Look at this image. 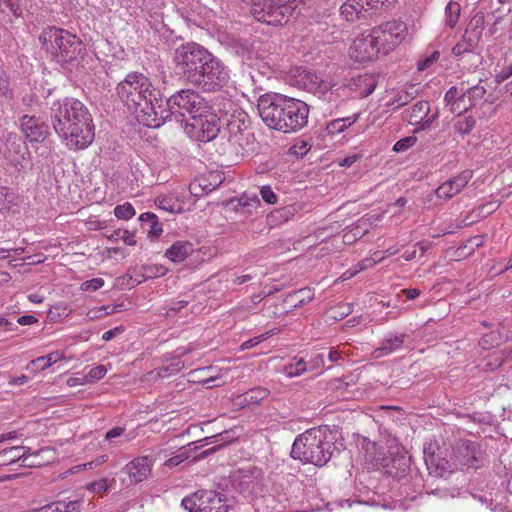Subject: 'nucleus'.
Segmentation results:
<instances>
[{
    "label": "nucleus",
    "instance_id": "6e6552de",
    "mask_svg": "<svg viewBox=\"0 0 512 512\" xmlns=\"http://www.w3.org/2000/svg\"><path fill=\"white\" fill-rule=\"evenodd\" d=\"M186 134L193 140L199 142H210L220 132L219 117L212 107L208 112L192 117L185 125Z\"/></svg>",
    "mask_w": 512,
    "mask_h": 512
},
{
    "label": "nucleus",
    "instance_id": "79ce46f5",
    "mask_svg": "<svg viewBox=\"0 0 512 512\" xmlns=\"http://www.w3.org/2000/svg\"><path fill=\"white\" fill-rule=\"evenodd\" d=\"M353 311L351 303H339L329 310V317L335 320H342Z\"/></svg>",
    "mask_w": 512,
    "mask_h": 512
},
{
    "label": "nucleus",
    "instance_id": "4be33fe9",
    "mask_svg": "<svg viewBox=\"0 0 512 512\" xmlns=\"http://www.w3.org/2000/svg\"><path fill=\"white\" fill-rule=\"evenodd\" d=\"M193 251V245L188 241H176L165 252V256L174 263L185 260Z\"/></svg>",
    "mask_w": 512,
    "mask_h": 512
},
{
    "label": "nucleus",
    "instance_id": "c756f323",
    "mask_svg": "<svg viewBox=\"0 0 512 512\" xmlns=\"http://www.w3.org/2000/svg\"><path fill=\"white\" fill-rule=\"evenodd\" d=\"M479 44V41L475 37L464 33L462 39L452 48V53L456 57H460L465 53L474 52Z\"/></svg>",
    "mask_w": 512,
    "mask_h": 512
},
{
    "label": "nucleus",
    "instance_id": "ddd939ff",
    "mask_svg": "<svg viewBox=\"0 0 512 512\" xmlns=\"http://www.w3.org/2000/svg\"><path fill=\"white\" fill-rule=\"evenodd\" d=\"M381 53L371 31L359 35L349 48V56L356 62L367 63L375 60Z\"/></svg>",
    "mask_w": 512,
    "mask_h": 512
},
{
    "label": "nucleus",
    "instance_id": "37998d69",
    "mask_svg": "<svg viewBox=\"0 0 512 512\" xmlns=\"http://www.w3.org/2000/svg\"><path fill=\"white\" fill-rule=\"evenodd\" d=\"M114 215L118 219L129 220L135 215V209L131 203L126 202L115 207Z\"/></svg>",
    "mask_w": 512,
    "mask_h": 512
},
{
    "label": "nucleus",
    "instance_id": "dca6fc26",
    "mask_svg": "<svg viewBox=\"0 0 512 512\" xmlns=\"http://www.w3.org/2000/svg\"><path fill=\"white\" fill-rule=\"evenodd\" d=\"M249 121L248 117L243 112H238V114H232L231 118L227 121V133L228 139L235 145L243 146L245 140L250 136V132L248 130Z\"/></svg>",
    "mask_w": 512,
    "mask_h": 512
},
{
    "label": "nucleus",
    "instance_id": "3c124183",
    "mask_svg": "<svg viewBox=\"0 0 512 512\" xmlns=\"http://www.w3.org/2000/svg\"><path fill=\"white\" fill-rule=\"evenodd\" d=\"M104 279L102 278H93L87 280L81 284V289L86 292H94L104 286Z\"/></svg>",
    "mask_w": 512,
    "mask_h": 512
},
{
    "label": "nucleus",
    "instance_id": "c85d7f7f",
    "mask_svg": "<svg viewBox=\"0 0 512 512\" xmlns=\"http://www.w3.org/2000/svg\"><path fill=\"white\" fill-rule=\"evenodd\" d=\"M142 226H147V234L150 237H158L163 232L162 225L159 223L158 217L152 212H145L139 216Z\"/></svg>",
    "mask_w": 512,
    "mask_h": 512
},
{
    "label": "nucleus",
    "instance_id": "4d7b16f0",
    "mask_svg": "<svg viewBox=\"0 0 512 512\" xmlns=\"http://www.w3.org/2000/svg\"><path fill=\"white\" fill-rule=\"evenodd\" d=\"M116 235L120 238L125 244L129 246H135L137 241L135 239V235L128 230H117Z\"/></svg>",
    "mask_w": 512,
    "mask_h": 512
},
{
    "label": "nucleus",
    "instance_id": "774afa93",
    "mask_svg": "<svg viewBox=\"0 0 512 512\" xmlns=\"http://www.w3.org/2000/svg\"><path fill=\"white\" fill-rule=\"evenodd\" d=\"M342 352L341 350L337 349V348H330L329 352H328V359L330 362L332 363H335L337 362L338 360L341 359V355H342Z\"/></svg>",
    "mask_w": 512,
    "mask_h": 512
},
{
    "label": "nucleus",
    "instance_id": "20e7f679",
    "mask_svg": "<svg viewBox=\"0 0 512 512\" xmlns=\"http://www.w3.org/2000/svg\"><path fill=\"white\" fill-rule=\"evenodd\" d=\"M257 109L269 128L284 133L299 131L308 122L309 106L301 100L281 94L260 97Z\"/></svg>",
    "mask_w": 512,
    "mask_h": 512
},
{
    "label": "nucleus",
    "instance_id": "49530a36",
    "mask_svg": "<svg viewBox=\"0 0 512 512\" xmlns=\"http://www.w3.org/2000/svg\"><path fill=\"white\" fill-rule=\"evenodd\" d=\"M364 6L365 12L368 10H378L390 6L394 0H360Z\"/></svg>",
    "mask_w": 512,
    "mask_h": 512
},
{
    "label": "nucleus",
    "instance_id": "bb28decb",
    "mask_svg": "<svg viewBox=\"0 0 512 512\" xmlns=\"http://www.w3.org/2000/svg\"><path fill=\"white\" fill-rule=\"evenodd\" d=\"M364 12V6L360 0H348L340 8L342 17L349 22L364 17Z\"/></svg>",
    "mask_w": 512,
    "mask_h": 512
},
{
    "label": "nucleus",
    "instance_id": "de8ad7c7",
    "mask_svg": "<svg viewBox=\"0 0 512 512\" xmlns=\"http://www.w3.org/2000/svg\"><path fill=\"white\" fill-rule=\"evenodd\" d=\"M107 373V369L104 365H98L89 370L86 375L87 382H95L102 379Z\"/></svg>",
    "mask_w": 512,
    "mask_h": 512
},
{
    "label": "nucleus",
    "instance_id": "a18cd8bd",
    "mask_svg": "<svg viewBox=\"0 0 512 512\" xmlns=\"http://www.w3.org/2000/svg\"><path fill=\"white\" fill-rule=\"evenodd\" d=\"M417 142V138L415 136H407L398 140L394 146L393 151L397 153H402L413 147Z\"/></svg>",
    "mask_w": 512,
    "mask_h": 512
},
{
    "label": "nucleus",
    "instance_id": "1a4fd4ad",
    "mask_svg": "<svg viewBox=\"0 0 512 512\" xmlns=\"http://www.w3.org/2000/svg\"><path fill=\"white\" fill-rule=\"evenodd\" d=\"M381 53L388 54L400 45L407 36V26L403 21L392 20L370 30Z\"/></svg>",
    "mask_w": 512,
    "mask_h": 512
},
{
    "label": "nucleus",
    "instance_id": "e2e57ef3",
    "mask_svg": "<svg viewBox=\"0 0 512 512\" xmlns=\"http://www.w3.org/2000/svg\"><path fill=\"white\" fill-rule=\"evenodd\" d=\"M124 432H125L124 427H114V428L110 429L109 431H107V433L105 435V440L112 442L113 439L122 436L124 434Z\"/></svg>",
    "mask_w": 512,
    "mask_h": 512
},
{
    "label": "nucleus",
    "instance_id": "864d4df0",
    "mask_svg": "<svg viewBox=\"0 0 512 512\" xmlns=\"http://www.w3.org/2000/svg\"><path fill=\"white\" fill-rule=\"evenodd\" d=\"M83 501L80 499L61 501V512H80Z\"/></svg>",
    "mask_w": 512,
    "mask_h": 512
},
{
    "label": "nucleus",
    "instance_id": "a19ab883",
    "mask_svg": "<svg viewBox=\"0 0 512 512\" xmlns=\"http://www.w3.org/2000/svg\"><path fill=\"white\" fill-rule=\"evenodd\" d=\"M384 259V256L380 255V252H374L372 257L364 258L361 260L357 265L353 273L350 274L349 277H353L360 271H363L365 269L371 268L374 265H376L378 262L382 261Z\"/></svg>",
    "mask_w": 512,
    "mask_h": 512
},
{
    "label": "nucleus",
    "instance_id": "f704fd0d",
    "mask_svg": "<svg viewBox=\"0 0 512 512\" xmlns=\"http://www.w3.org/2000/svg\"><path fill=\"white\" fill-rule=\"evenodd\" d=\"M458 116V119L454 123L455 131L462 136L469 134L475 127V118L471 115L461 116L460 114Z\"/></svg>",
    "mask_w": 512,
    "mask_h": 512
},
{
    "label": "nucleus",
    "instance_id": "9b49d317",
    "mask_svg": "<svg viewBox=\"0 0 512 512\" xmlns=\"http://www.w3.org/2000/svg\"><path fill=\"white\" fill-rule=\"evenodd\" d=\"M164 450L155 451L154 455L138 456L128 462L121 470L127 476L128 486L135 485L148 479L152 472L154 461L161 456Z\"/></svg>",
    "mask_w": 512,
    "mask_h": 512
},
{
    "label": "nucleus",
    "instance_id": "680f3d73",
    "mask_svg": "<svg viewBox=\"0 0 512 512\" xmlns=\"http://www.w3.org/2000/svg\"><path fill=\"white\" fill-rule=\"evenodd\" d=\"M187 458V455L186 453H180V454H177L169 459H167L164 463L165 466L167 467H175L177 465H179L180 463H182L185 459Z\"/></svg>",
    "mask_w": 512,
    "mask_h": 512
},
{
    "label": "nucleus",
    "instance_id": "473e14b6",
    "mask_svg": "<svg viewBox=\"0 0 512 512\" xmlns=\"http://www.w3.org/2000/svg\"><path fill=\"white\" fill-rule=\"evenodd\" d=\"M461 6L458 2L451 0L445 7L444 22L449 28H454L459 20Z\"/></svg>",
    "mask_w": 512,
    "mask_h": 512
},
{
    "label": "nucleus",
    "instance_id": "f257e3e1",
    "mask_svg": "<svg viewBox=\"0 0 512 512\" xmlns=\"http://www.w3.org/2000/svg\"><path fill=\"white\" fill-rule=\"evenodd\" d=\"M173 60L186 80L204 92L219 91L229 83L228 67L195 42L177 47Z\"/></svg>",
    "mask_w": 512,
    "mask_h": 512
},
{
    "label": "nucleus",
    "instance_id": "7c9ffc66",
    "mask_svg": "<svg viewBox=\"0 0 512 512\" xmlns=\"http://www.w3.org/2000/svg\"><path fill=\"white\" fill-rule=\"evenodd\" d=\"M314 297V292L311 288H302L296 290L286 297V302H290L294 305V307H301L306 303L310 302Z\"/></svg>",
    "mask_w": 512,
    "mask_h": 512
},
{
    "label": "nucleus",
    "instance_id": "c03bdc74",
    "mask_svg": "<svg viewBox=\"0 0 512 512\" xmlns=\"http://www.w3.org/2000/svg\"><path fill=\"white\" fill-rule=\"evenodd\" d=\"M12 97V91L3 68L0 66V101L8 100Z\"/></svg>",
    "mask_w": 512,
    "mask_h": 512
},
{
    "label": "nucleus",
    "instance_id": "72a5a7b5",
    "mask_svg": "<svg viewBox=\"0 0 512 512\" xmlns=\"http://www.w3.org/2000/svg\"><path fill=\"white\" fill-rule=\"evenodd\" d=\"M484 25L485 18L483 13H477L470 20L468 27L465 30V33L470 35L471 37H475L478 41H480Z\"/></svg>",
    "mask_w": 512,
    "mask_h": 512
},
{
    "label": "nucleus",
    "instance_id": "b1692460",
    "mask_svg": "<svg viewBox=\"0 0 512 512\" xmlns=\"http://www.w3.org/2000/svg\"><path fill=\"white\" fill-rule=\"evenodd\" d=\"M177 355L172 359V361L163 365L155 370L156 375L160 378H165L170 375L177 374L184 368V362L181 360V356L186 354V350L184 348L177 349Z\"/></svg>",
    "mask_w": 512,
    "mask_h": 512
},
{
    "label": "nucleus",
    "instance_id": "13d9d810",
    "mask_svg": "<svg viewBox=\"0 0 512 512\" xmlns=\"http://www.w3.org/2000/svg\"><path fill=\"white\" fill-rule=\"evenodd\" d=\"M324 354L316 353L311 356L308 364V370H316L324 366Z\"/></svg>",
    "mask_w": 512,
    "mask_h": 512
},
{
    "label": "nucleus",
    "instance_id": "9d476101",
    "mask_svg": "<svg viewBox=\"0 0 512 512\" xmlns=\"http://www.w3.org/2000/svg\"><path fill=\"white\" fill-rule=\"evenodd\" d=\"M181 504L188 512H228L224 498L216 491H196L183 498Z\"/></svg>",
    "mask_w": 512,
    "mask_h": 512
},
{
    "label": "nucleus",
    "instance_id": "09e8293b",
    "mask_svg": "<svg viewBox=\"0 0 512 512\" xmlns=\"http://www.w3.org/2000/svg\"><path fill=\"white\" fill-rule=\"evenodd\" d=\"M501 340L500 335L497 332H490L488 334H485L481 340L479 341V344L484 349H489L494 345H497Z\"/></svg>",
    "mask_w": 512,
    "mask_h": 512
},
{
    "label": "nucleus",
    "instance_id": "a211bd4d",
    "mask_svg": "<svg viewBox=\"0 0 512 512\" xmlns=\"http://www.w3.org/2000/svg\"><path fill=\"white\" fill-rule=\"evenodd\" d=\"M20 122L22 132L30 142H40L45 139L48 126L39 118L24 115Z\"/></svg>",
    "mask_w": 512,
    "mask_h": 512
},
{
    "label": "nucleus",
    "instance_id": "39448f33",
    "mask_svg": "<svg viewBox=\"0 0 512 512\" xmlns=\"http://www.w3.org/2000/svg\"><path fill=\"white\" fill-rule=\"evenodd\" d=\"M335 449L336 446L329 439L326 429L311 428L295 439L291 456L303 463L323 467L329 462Z\"/></svg>",
    "mask_w": 512,
    "mask_h": 512
},
{
    "label": "nucleus",
    "instance_id": "ea45409f",
    "mask_svg": "<svg viewBox=\"0 0 512 512\" xmlns=\"http://www.w3.org/2000/svg\"><path fill=\"white\" fill-rule=\"evenodd\" d=\"M15 194L7 187H0V211L9 212L15 204Z\"/></svg>",
    "mask_w": 512,
    "mask_h": 512
},
{
    "label": "nucleus",
    "instance_id": "6ab92c4d",
    "mask_svg": "<svg viewBox=\"0 0 512 512\" xmlns=\"http://www.w3.org/2000/svg\"><path fill=\"white\" fill-rule=\"evenodd\" d=\"M377 86V79L372 74H363L353 77L349 83V89L355 93L356 97L365 98L373 93Z\"/></svg>",
    "mask_w": 512,
    "mask_h": 512
},
{
    "label": "nucleus",
    "instance_id": "f8f14e48",
    "mask_svg": "<svg viewBox=\"0 0 512 512\" xmlns=\"http://www.w3.org/2000/svg\"><path fill=\"white\" fill-rule=\"evenodd\" d=\"M452 459L461 467L478 468L483 461V451L478 442L460 439L453 448Z\"/></svg>",
    "mask_w": 512,
    "mask_h": 512
},
{
    "label": "nucleus",
    "instance_id": "5fc2aeb1",
    "mask_svg": "<svg viewBox=\"0 0 512 512\" xmlns=\"http://www.w3.org/2000/svg\"><path fill=\"white\" fill-rule=\"evenodd\" d=\"M110 485L107 479L103 478L88 485V489L96 494H101L109 489Z\"/></svg>",
    "mask_w": 512,
    "mask_h": 512
},
{
    "label": "nucleus",
    "instance_id": "69168bd1",
    "mask_svg": "<svg viewBox=\"0 0 512 512\" xmlns=\"http://www.w3.org/2000/svg\"><path fill=\"white\" fill-rule=\"evenodd\" d=\"M360 158V156L358 154H353V155H349V156H346L345 158H343L339 165L342 166V167H350L351 165H353L358 159Z\"/></svg>",
    "mask_w": 512,
    "mask_h": 512
},
{
    "label": "nucleus",
    "instance_id": "338daca9",
    "mask_svg": "<svg viewBox=\"0 0 512 512\" xmlns=\"http://www.w3.org/2000/svg\"><path fill=\"white\" fill-rule=\"evenodd\" d=\"M402 293L407 297L408 300H414L420 296L421 291L417 288L403 289Z\"/></svg>",
    "mask_w": 512,
    "mask_h": 512
},
{
    "label": "nucleus",
    "instance_id": "a878e982",
    "mask_svg": "<svg viewBox=\"0 0 512 512\" xmlns=\"http://www.w3.org/2000/svg\"><path fill=\"white\" fill-rule=\"evenodd\" d=\"M416 95L417 89L415 88V85H411L406 90L397 91L393 98L386 103V106L392 110L399 109L411 102L416 97Z\"/></svg>",
    "mask_w": 512,
    "mask_h": 512
},
{
    "label": "nucleus",
    "instance_id": "052dcab7",
    "mask_svg": "<svg viewBox=\"0 0 512 512\" xmlns=\"http://www.w3.org/2000/svg\"><path fill=\"white\" fill-rule=\"evenodd\" d=\"M512 76V62L504 67L499 73L496 74L495 80L497 83H502Z\"/></svg>",
    "mask_w": 512,
    "mask_h": 512
},
{
    "label": "nucleus",
    "instance_id": "393cba45",
    "mask_svg": "<svg viewBox=\"0 0 512 512\" xmlns=\"http://www.w3.org/2000/svg\"><path fill=\"white\" fill-rule=\"evenodd\" d=\"M61 359L62 355L58 351H55L30 361L26 366V369L33 373H37L49 368Z\"/></svg>",
    "mask_w": 512,
    "mask_h": 512
},
{
    "label": "nucleus",
    "instance_id": "423d86ee",
    "mask_svg": "<svg viewBox=\"0 0 512 512\" xmlns=\"http://www.w3.org/2000/svg\"><path fill=\"white\" fill-rule=\"evenodd\" d=\"M39 40L46 52L59 64L75 60L82 49V42L76 35L58 27L45 28Z\"/></svg>",
    "mask_w": 512,
    "mask_h": 512
},
{
    "label": "nucleus",
    "instance_id": "6e6d98bb",
    "mask_svg": "<svg viewBox=\"0 0 512 512\" xmlns=\"http://www.w3.org/2000/svg\"><path fill=\"white\" fill-rule=\"evenodd\" d=\"M260 195L262 199L268 204H275L277 202V195L269 186H263L260 189Z\"/></svg>",
    "mask_w": 512,
    "mask_h": 512
},
{
    "label": "nucleus",
    "instance_id": "c9c22d12",
    "mask_svg": "<svg viewBox=\"0 0 512 512\" xmlns=\"http://www.w3.org/2000/svg\"><path fill=\"white\" fill-rule=\"evenodd\" d=\"M358 117V114H354L350 117L335 119L327 125V130L331 134L343 132L347 127L354 124Z\"/></svg>",
    "mask_w": 512,
    "mask_h": 512
},
{
    "label": "nucleus",
    "instance_id": "412c9836",
    "mask_svg": "<svg viewBox=\"0 0 512 512\" xmlns=\"http://www.w3.org/2000/svg\"><path fill=\"white\" fill-rule=\"evenodd\" d=\"M481 82L482 80L469 88L464 87V82L461 83L460 101H464V104L467 105V110L475 106L485 96L487 90L481 85Z\"/></svg>",
    "mask_w": 512,
    "mask_h": 512
},
{
    "label": "nucleus",
    "instance_id": "2f4dec72",
    "mask_svg": "<svg viewBox=\"0 0 512 512\" xmlns=\"http://www.w3.org/2000/svg\"><path fill=\"white\" fill-rule=\"evenodd\" d=\"M308 370V364L303 358H293L291 362L283 367V372L287 377L293 378L302 375Z\"/></svg>",
    "mask_w": 512,
    "mask_h": 512
},
{
    "label": "nucleus",
    "instance_id": "cd10ccee",
    "mask_svg": "<svg viewBox=\"0 0 512 512\" xmlns=\"http://www.w3.org/2000/svg\"><path fill=\"white\" fill-rule=\"evenodd\" d=\"M25 447L13 446L0 452V465H10L22 459L23 464L27 460Z\"/></svg>",
    "mask_w": 512,
    "mask_h": 512
},
{
    "label": "nucleus",
    "instance_id": "4468645a",
    "mask_svg": "<svg viewBox=\"0 0 512 512\" xmlns=\"http://www.w3.org/2000/svg\"><path fill=\"white\" fill-rule=\"evenodd\" d=\"M299 82L305 90L320 96L336 86L335 80L330 76L308 70H303L299 74Z\"/></svg>",
    "mask_w": 512,
    "mask_h": 512
},
{
    "label": "nucleus",
    "instance_id": "f03ea898",
    "mask_svg": "<svg viewBox=\"0 0 512 512\" xmlns=\"http://www.w3.org/2000/svg\"><path fill=\"white\" fill-rule=\"evenodd\" d=\"M50 118L55 132L68 149L83 150L94 141L95 126L92 116L78 99L54 101L50 108Z\"/></svg>",
    "mask_w": 512,
    "mask_h": 512
},
{
    "label": "nucleus",
    "instance_id": "bf43d9fd",
    "mask_svg": "<svg viewBox=\"0 0 512 512\" xmlns=\"http://www.w3.org/2000/svg\"><path fill=\"white\" fill-rule=\"evenodd\" d=\"M440 54L438 51H434L429 57L425 58L418 63V70H425L430 67L434 62H436L439 58Z\"/></svg>",
    "mask_w": 512,
    "mask_h": 512
},
{
    "label": "nucleus",
    "instance_id": "8fccbe9b",
    "mask_svg": "<svg viewBox=\"0 0 512 512\" xmlns=\"http://www.w3.org/2000/svg\"><path fill=\"white\" fill-rule=\"evenodd\" d=\"M0 7L3 9V11L9 10L16 17L22 14L19 0H0Z\"/></svg>",
    "mask_w": 512,
    "mask_h": 512
},
{
    "label": "nucleus",
    "instance_id": "5701e85b",
    "mask_svg": "<svg viewBox=\"0 0 512 512\" xmlns=\"http://www.w3.org/2000/svg\"><path fill=\"white\" fill-rule=\"evenodd\" d=\"M461 95V85L460 86H452L444 96V101L447 106H449V110L454 114H462V112L467 111V105L464 104V101H460Z\"/></svg>",
    "mask_w": 512,
    "mask_h": 512
},
{
    "label": "nucleus",
    "instance_id": "58836bf2",
    "mask_svg": "<svg viewBox=\"0 0 512 512\" xmlns=\"http://www.w3.org/2000/svg\"><path fill=\"white\" fill-rule=\"evenodd\" d=\"M511 355V351L507 350H501V351H495L491 355H489V358L486 362L485 367L488 370H495L498 367H500Z\"/></svg>",
    "mask_w": 512,
    "mask_h": 512
},
{
    "label": "nucleus",
    "instance_id": "0eeeda50",
    "mask_svg": "<svg viewBox=\"0 0 512 512\" xmlns=\"http://www.w3.org/2000/svg\"><path fill=\"white\" fill-rule=\"evenodd\" d=\"M211 106L206 99L195 90L182 89L174 93L163 105V110L167 111V119L172 115L185 117L189 120L196 115L208 112Z\"/></svg>",
    "mask_w": 512,
    "mask_h": 512
},
{
    "label": "nucleus",
    "instance_id": "aec40b11",
    "mask_svg": "<svg viewBox=\"0 0 512 512\" xmlns=\"http://www.w3.org/2000/svg\"><path fill=\"white\" fill-rule=\"evenodd\" d=\"M406 338L405 333H389L381 342L380 346L373 351L374 358H381L399 350Z\"/></svg>",
    "mask_w": 512,
    "mask_h": 512
},
{
    "label": "nucleus",
    "instance_id": "2eb2a0df",
    "mask_svg": "<svg viewBox=\"0 0 512 512\" xmlns=\"http://www.w3.org/2000/svg\"><path fill=\"white\" fill-rule=\"evenodd\" d=\"M437 118V113L430 115V105L427 101H418L405 111V119L414 126H419L415 132L430 128Z\"/></svg>",
    "mask_w": 512,
    "mask_h": 512
},
{
    "label": "nucleus",
    "instance_id": "e433bc0d",
    "mask_svg": "<svg viewBox=\"0 0 512 512\" xmlns=\"http://www.w3.org/2000/svg\"><path fill=\"white\" fill-rule=\"evenodd\" d=\"M155 204L158 208L170 213H179L181 211V205L173 196H159L155 199Z\"/></svg>",
    "mask_w": 512,
    "mask_h": 512
},
{
    "label": "nucleus",
    "instance_id": "f3484780",
    "mask_svg": "<svg viewBox=\"0 0 512 512\" xmlns=\"http://www.w3.org/2000/svg\"><path fill=\"white\" fill-rule=\"evenodd\" d=\"M472 178V171L465 170L459 175L445 181L436 190L435 194L439 199L449 200L460 193Z\"/></svg>",
    "mask_w": 512,
    "mask_h": 512
},
{
    "label": "nucleus",
    "instance_id": "7ed1b4c3",
    "mask_svg": "<svg viewBox=\"0 0 512 512\" xmlns=\"http://www.w3.org/2000/svg\"><path fill=\"white\" fill-rule=\"evenodd\" d=\"M120 100L137 113L141 123L150 128H158L167 120V111L163 110L162 100L150 79L142 73H129L117 85Z\"/></svg>",
    "mask_w": 512,
    "mask_h": 512
},
{
    "label": "nucleus",
    "instance_id": "603ef678",
    "mask_svg": "<svg viewBox=\"0 0 512 512\" xmlns=\"http://www.w3.org/2000/svg\"><path fill=\"white\" fill-rule=\"evenodd\" d=\"M272 335H273L272 331H268V332L263 333V334H261L259 336L253 337V338L243 342L242 345H241V348L242 349H249V348L255 347L258 344H260L261 342H263L264 340H266L269 337H271Z\"/></svg>",
    "mask_w": 512,
    "mask_h": 512
},
{
    "label": "nucleus",
    "instance_id": "0e129e2a",
    "mask_svg": "<svg viewBox=\"0 0 512 512\" xmlns=\"http://www.w3.org/2000/svg\"><path fill=\"white\" fill-rule=\"evenodd\" d=\"M61 501H55L39 508L41 512H61Z\"/></svg>",
    "mask_w": 512,
    "mask_h": 512
},
{
    "label": "nucleus",
    "instance_id": "4c0bfd02",
    "mask_svg": "<svg viewBox=\"0 0 512 512\" xmlns=\"http://www.w3.org/2000/svg\"><path fill=\"white\" fill-rule=\"evenodd\" d=\"M239 208L238 211L240 213H248L251 214L252 211L256 210L260 205V200L256 195L249 196L248 194H243L238 200Z\"/></svg>",
    "mask_w": 512,
    "mask_h": 512
}]
</instances>
